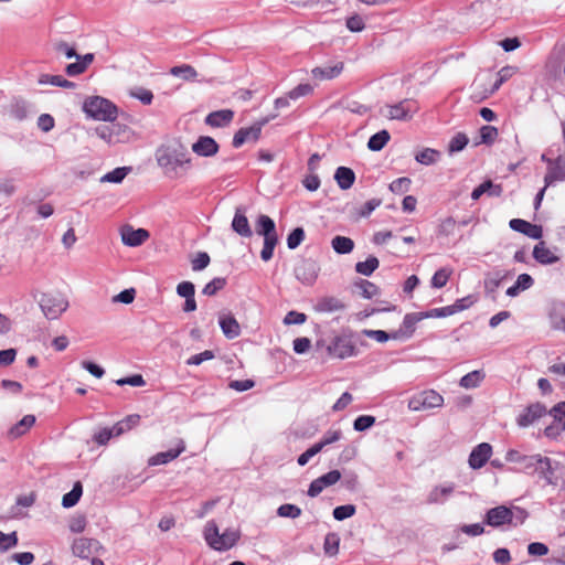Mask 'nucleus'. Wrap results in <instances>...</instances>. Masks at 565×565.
<instances>
[{
	"label": "nucleus",
	"mask_w": 565,
	"mask_h": 565,
	"mask_svg": "<svg viewBox=\"0 0 565 565\" xmlns=\"http://www.w3.org/2000/svg\"><path fill=\"white\" fill-rule=\"evenodd\" d=\"M116 128H118V125L98 126L95 129V134L98 138H100L105 142H107L108 145H111V143L116 142V140L114 138Z\"/></svg>",
	"instance_id": "obj_46"
},
{
	"label": "nucleus",
	"mask_w": 565,
	"mask_h": 565,
	"mask_svg": "<svg viewBox=\"0 0 565 565\" xmlns=\"http://www.w3.org/2000/svg\"><path fill=\"white\" fill-rule=\"evenodd\" d=\"M277 515L280 518L297 519L301 515V509L295 504L285 503L277 509Z\"/></svg>",
	"instance_id": "obj_47"
},
{
	"label": "nucleus",
	"mask_w": 565,
	"mask_h": 565,
	"mask_svg": "<svg viewBox=\"0 0 565 565\" xmlns=\"http://www.w3.org/2000/svg\"><path fill=\"white\" fill-rule=\"evenodd\" d=\"M527 518L525 510L519 507L498 505L487 511L484 515L486 524L492 527H500L503 525L519 526L524 523Z\"/></svg>",
	"instance_id": "obj_4"
},
{
	"label": "nucleus",
	"mask_w": 565,
	"mask_h": 565,
	"mask_svg": "<svg viewBox=\"0 0 565 565\" xmlns=\"http://www.w3.org/2000/svg\"><path fill=\"white\" fill-rule=\"evenodd\" d=\"M53 49L56 53L64 54L67 58L77 56L75 49L65 41H56L53 43Z\"/></svg>",
	"instance_id": "obj_60"
},
{
	"label": "nucleus",
	"mask_w": 565,
	"mask_h": 565,
	"mask_svg": "<svg viewBox=\"0 0 565 565\" xmlns=\"http://www.w3.org/2000/svg\"><path fill=\"white\" fill-rule=\"evenodd\" d=\"M231 226L242 237H250L253 235L249 222L245 215V209L242 206L236 207Z\"/></svg>",
	"instance_id": "obj_20"
},
{
	"label": "nucleus",
	"mask_w": 565,
	"mask_h": 565,
	"mask_svg": "<svg viewBox=\"0 0 565 565\" xmlns=\"http://www.w3.org/2000/svg\"><path fill=\"white\" fill-rule=\"evenodd\" d=\"M344 308V302L337 297H323L319 299L315 306L316 311L323 313L341 311Z\"/></svg>",
	"instance_id": "obj_26"
},
{
	"label": "nucleus",
	"mask_w": 565,
	"mask_h": 565,
	"mask_svg": "<svg viewBox=\"0 0 565 565\" xmlns=\"http://www.w3.org/2000/svg\"><path fill=\"white\" fill-rule=\"evenodd\" d=\"M547 413L554 418V424L545 427L544 435L550 439H556L565 430V402L557 403Z\"/></svg>",
	"instance_id": "obj_10"
},
{
	"label": "nucleus",
	"mask_w": 565,
	"mask_h": 565,
	"mask_svg": "<svg viewBox=\"0 0 565 565\" xmlns=\"http://www.w3.org/2000/svg\"><path fill=\"white\" fill-rule=\"evenodd\" d=\"M305 239V231L302 227H296L287 237V246L289 249L297 248Z\"/></svg>",
	"instance_id": "obj_51"
},
{
	"label": "nucleus",
	"mask_w": 565,
	"mask_h": 565,
	"mask_svg": "<svg viewBox=\"0 0 565 565\" xmlns=\"http://www.w3.org/2000/svg\"><path fill=\"white\" fill-rule=\"evenodd\" d=\"M468 142H469V139L465 134H462V132L456 134L449 141V145H448L449 153H455V152H459V151L463 150L466 148V146L468 145Z\"/></svg>",
	"instance_id": "obj_45"
},
{
	"label": "nucleus",
	"mask_w": 565,
	"mask_h": 565,
	"mask_svg": "<svg viewBox=\"0 0 565 565\" xmlns=\"http://www.w3.org/2000/svg\"><path fill=\"white\" fill-rule=\"evenodd\" d=\"M113 438L111 431L109 427H104L95 431L93 435V440L99 445L104 446L107 445V443Z\"/></svg>",
	"instance_id": "obj_63"
},
{
	"label": "nucleus",
	"mask_w": 565,
	"mask_h": 565,
	"mask_svg": "<svg viewBox=\"0 0 565 565\" xmlns=\"http://www.w3.org/2000/svg\"><path fill=\"white\" fill-rule=\"evenodd\" d=\"M218 323L225 338L232 340L241 334L239 323L232 315H220Z\"/></svg>",
	"instance_id": "obj_23"
},
{
	"label": "nucleus",
	"mask_w": 565,
	"mask_h": 565,
	"mask_svg": "<svg viewBox=\"0 0 565 565\" xmlns=\"http://www.w3.org/2000/svg\"><path fill=\"white\" fill-rule=\"evenodd\" d=\"M234 118V111L231 109H221L210 113L204 122L213 128H222L228 126Z\"/></svg>",
	"instance_id": "obj_21"
},
{
	"label": "nucleus",
	"mask_w": 565,
	"mask_h": 565,
	"mask_svg": "<svg viewBox=\"0 0 565 565\" xmlns=\"http://www.w3.org/2000/svg\"><path fill=\"white\" fill-rule=\"evenodd\" d=\"M100 547L99 542L94 539L79 537L72 544L73 554L81 558H88Z\"/></svg>",
	"instance_id": "obj_18"
},
{
	"label": "nucleus",
	"mask_w": 565,
	"mask_h": 565,
	"mask_svg": "<svg viewBox=\"0 0 565 565\" xmlns=\"http://www.w3.org/2000/svg\"><path fill=\"white\" fill-rule=\"evenodd\" d=\"M83 110L87 117L103 121H114L118 113L117 107L110 100L100 96L86 98Z\"/></svg>",
	"instance_id": "obj_5"
},
{
	"label": "nucleus",
	"mask_w": 565,
	"mask_h": 565,
	"mask_svg": "<svg viewBox=\"0 0 565 565\" xmlns=\"http://www.w3.org/2000/svg\"><path fill=\"white\" fill-rule=\"evenodd\" d=\"M341 479L339 470H331L311 481L307 494L311 498L319 495L326 488L335 484Z\"/></svg>",
	"instance_id": "obj_13"
},
{
	"label": "nucleus",
	"mask_w": 565,
	"mask_h": 565,
	"mask_svg": "<svg viewBox=\"0 0 565 565\" xmlns=\"http://www.w3.org/2000/svg\"><path fill=\"white\" fill-rule=\"evenodd\" d=\"M492 455V446L488 443H481L478 446H476L468 459L469 467L471 469H480L482 468L487 461L490 459Z\"/></svg>",
	"instance_id": "obj_14"
},
{
	"label": "nucleus",
	"mask_w": 565,
	"mask_h": 565,
	"mask_svg": "<svg viewBox=\"0 0 565 565\" xmlns=\"http://www.w3.org/2000/svg\"><path fill=\"white\" fill-rule=\"evenodd\" d=\"M156 160L163 174L171 180L185 177L192 169L190 152L180 142L161 146L156 152Z\"/></svg>",
	"instance_id": "obj_1"
},
{
	"label": "nucleus",
	"mask_w": 565,
	"mask_h": 565,
	"mask_svg": "<svg viewBox=\"0 0 565 565\" xmlns=\"http://www.w3.org/2000/svg\"><path fill=\"white\" fill-rule=\"evenodd\" d=\"M547 414L546 406L542 403H533L529 405L522 413L516 417V424L522 427H529L533 425L536 420L542 418Z\"/></svg>",
	"instance_id": "obj_12"
},
{
	"label": "nucleus",
	"mask_w": 565,
	"mask_h": 565,
	"mask_svg": "<svg viewBox=\"0 0 565 565\" xmlns=\"http://www.w3.org/2000/svg\"><path fill=\"white\" fill-rule=\"evenodd\" d=\"M278 243V238H267L264 239L263 249L260 252V257L264 262H268L273 258L274 249Z\"/></svg>",
	"instance_id": "obj_57"
},
{
	"label": "nucleus",
	"mask_w": 565,
	"mask_h": 565,
	"mask_svg": "<svg viewBox=\"0 0 565 565\" xmlns=\"http://www.w3.org/2000/svg\"><path fill=\"white\" fill-rule=\"evenodd\" d=\"M130 172V168L128 167H119L114 169L113 171L104 174L100 178V182H109V183H120Z\"/></svg>",
	"instance_id": "obj_41"
},
{
	"label": "nucleus",
	"mask_w": 565,
	"mask_h": 565,
	"mask_svg": "<svg viewBox=\"0 0 565 565\" xmlns=\"http://www.w3.org/2000/svg\"><path fill=\"white\" fill-rule=\"evenodd\" d=\"M478 298L476 295H468L463 298L457 299L452 305L455 313L469 309L477 302Z\"/></svg>",
	"instance_id": "obj_53"
},
{
	"label": "nucleus",
	"mask_w": 565,
	"mask_h": 565,
	"mask_svg": "<svg viewBox=\"0 0 565 565\" xmlns=\"http://www.w3.org/2000/svg\"><path fill=\"white\" fill-rule=\"evenodd\" d=\"M355 287L360 290L361 296L365 299H372L380 294L377 286L365 279H360L356 281Z\"/></svg>",
	"instance_id": "obj_42"
},
{
	"label": "nucleus",
	"mask_w": 565,
	"mask_h": 565,
	"mask_svg": "<svg viewBox=\"0 0 565 565\" xmlns=\"http://www.w3.org/2000/svg\"><path fill=\"white\" fill-rule=\"evenodd\" d=\"M375 423V417L371 415H361L355 418L353 423V428L356 431H364L371 428Z\"/></svg>",
	"instance_id": "obj_55"
},
{
	"label": "nucleus",
	"mask_w": 565,
	"mask_h": 565,
	"mask_svg": "<svg viewBox=\"0 0 565 565\" xmlns=\"http://www.w3.org/2000/svg\"><path fill=\"white\" fill-rule=\"evenodd\" d=\"M380 262L375 256H369L364 262L355 264V271L363 276H371L377 268Z\"/></svg>",
	"instance_id": "obj_39"
},
{
	"label": "nucleus",
	"mask_w": 565,
	"mask_h": 565,
	"mask_svg": "<svg viewBox=\"0 0 565 565\" xmlns=\"http://www.w3.org/2000/svg\"><path fill=\"white\" fill-rule=\"evenodd\" d=\"M210 264V256L205 252H200L192 260V269L194 271L203 270Z\"/></svg>",
	"instance_id": "obj_64"
},
{
	"label": "nucleus",
	"mask_w": 565,
	"mask_h": 565,
	"mask_svg": "<svg viewBox=\"0 0 565 565\" xmlns=\"http://www.w3.org/2000/svg\"><path fill=\"white\" fill-rule=\"evenodd\" d=\"M334 179L340 189L348 190L353 185L355 181V174L353 170L350 168L339 167L335 170Z\"/></svg>",
	"instance_id": "obj_30"
},
{
	"label": "nucleus",
	"mask_w": 565,
	"mask_h": 565,
	"mask_svg": "<svg viewBox=\"0 0 565 565\" xmlns=\"http://www.w3.org/2000/svg\"><path fill=\"white\" fill-rule=\"evenodd\" d=\"M116 384L119 386L131 385V386L140 387L146 384V381L143 380L142 375L135 374L131 376L121 377V379L117 380Z\"/></svg>",
	"instance_id": "obj_62"
},
{
	"label": "nucleus",
	"mask_w": 565,
	"mask_h": 565,
	"mask_svg": "<svg viewBox=\"0 0 565 565\" xmlns=\"http://www.w3.org/2000/svg\"><path fill=\"white\" fill-rule=\"evenodd\" d=\"M486 377L482 370H475L460 379L459 385L466 390L479 387Z\"/></svg>",
	"instance_id": "obj_32"
},
{
	"label": "nucleus",
	"mask_w": 565,
	"mask_h": 565,
	"mask_svg": "<svg viewBox=\"0 0 565 565\" xmlns=\"http://www.w3.org/2000/svg\"><path fill=\"white\" fill-rule=\"evenodd\" d=\"M18 545V534L17 532L3 533L0 531V551L7 552L12 547Z\"/></svg>",
	"instance_id": "obj_48"
},
{
	"label": "nucleus",
	"mask_w": 565,
	"mask_h": 565,
	"mask_svg": "<svg viewBox=\"0 0 565 565\" xmlns=\"http://www.w3.org/2000/svg\"><path fill=\"white\" fill-rule=\"evenodd\" d=\"M424 318H426L425 313L422 312L407 313L404 317L401 327L397 330H395V334H397V340L409 339L415 332L416 324Z\"/></svg>",
	"instance_id": "obj_17"
},
{
	"label": "nucleus",
	"mask_w": 565,
	"mask_h": 565,
	"mask_svg": "<svg viewBox=\"0 0 565 565\" xmlns=\"http://www.w3.org/2000/svg\"><path fill=\"white\" fill-rule=\"evenodd\" d=\"M444 397L434 390L420 392L408 401V408L413 412H420L441 407Z\"/></svg>",
	"instance_id": "obj_8"
},
{
	"label": "nucleus",
	"mask_w": 565,
	"mask_h": 565,
	"mask_svg": "<svg viewBox=\"0 0 565 565\" xmlns=\"http://www.w3.org/2000/svg\"><path fill=\"white\" fill-rule=\"evenodd\" d=\"M39 84H41V85L50 84V85L58 86V87H63V88H74L75 87V83L64 78L63 76L50 75V74H42L39 77Z\"/></svg>",
	"instance_id": "obj_35"
},
{
	"label": "nucleus",
	"mask_w": 565,
	"mask_h": 565,
	"mask_svg": "<svg viewBox=\"0 0 565 565\" xmlns=\"http://www.w3.org/2000/svg\"><path fill=\"white\" fill-rule=\"evenodd\" d=\"M333 518L338 521H343L355 514V507L353 504L339 505L333 509Z\"/></svg>",
	"instance_id": "obj_52"
},
{
	"label": "nucleus",
	"mask_w": 565,
	"mask_h": 565,
	"mask_svg": "<svg viewBox=\"0 0 565 565\" xmlns=\"http://www.w3.org/2000/svg\"><path fill=\"white\" fill-rule=\"evenodd\" d=\"M212 359H214V352L211 350H205L199 354H194V355L190 356L186 360V364L188 365H200L204 361H210Z\"/></svg>",
	"instance_id": "obj_61"
},
{
	"label": "nucleus",
	"mask_w": 565,
	"mask_h": 565,
	"mask_svg": "<svg viewBox=\"0 0 565 565\" xmlns=\"http://www.w3.org/2000/svg\"><path fill=\"white\" fill-rule=\"evenodd\" d=\"M504 459L507 462L515 465V467L512 468L513 471L526 475L537 473L546 483H555L557 462L552 461L548 457H544L540 454L526 455L518 449H509L505 452Z\"/></svg>",
	"instance_id": "obj_2"
},
{
	"label": "nucleus",
	"mask_w": 565,
	"mask_h": 565,
	"mask_svg": "<svg viewBox=\"0 0 565 565\" xmlns=\"http://www.w3.org/2000/svg\"><path fill=\"white\" fill-rule=\"evenodd\" d=\"M192 151L201 157H212L217 153L218 145L212 137L201 136L192 145Z\"/></svg>",
	"instance_id": "obj_19"
},
{
	"label": "nucleus",
	"mask_w": 565,
	"mask_h": 565,
	"mask_svg": "<svg viewBox=\"0 0 565 565\" xmlns=\"http://www.w3.org/2000/svg\"><path fill=\"white\" fill-rule=\"evenodd\" d=\"M39 305L43 315L50 320L57 319L70 306L66 296L57 291L42 294Z\"/></svg>",
	"instance_id": "obj_6"
},
{
	"label": "nucleus",
	"mask_w": 565,
	"mask_h": 565,
	"mask_svg": "<svg viewBox=\"0 0 565 565\" xmlns=\"http://www.w3.org/2000/svg\"><path fill=\"white\" fill-rule=\"evenodd\" d=\"M343 70V64L338 63L333 66L317 67L312 71V74L317 78L332 79L337 77Z\"/></svg>",
	"instance_id": "obj_40"
},
{
	"label": "nucleus",
	"mask_w": 565,
	"mask_h": 565,
	"mask_svg": "<svg viewBox=\"0 0 565 565\" xmlns=\"http://www.w3.org/2000/svg\"><path fill=\"white\" fill-rule=\"evenodd\" d=\"M170 74L186 82H194L198 77V72L189 64L173 66Z\"/></svg>",
	"instance_id": "obj_34"
},
{
	"label": "nucleus",
	"mask_w": 565,
	"mask_h": 565,
	"mask_svg": "<svg viewBox=\"0 0 565 565\" xmlns=\"http://www.w3.org/2000/svg\"><path fill=\"white\" fill-rule=\"evenodd\" d=\"M331 246L335 253L344 255L353 250L354 242L350 237L338 235L332 238Z\"/></svg>",
	"instance_id": "obj_38"
},
{
	"label": "nucleus",
	"mask_w": 565,
	"mask_h": 565,
	"mask_svg": "<svg viewBox=\"0 0 565 565\" xmlns=\"http://www.w3.org/2000/svg\"><path fill=\"white\" fill-rule=\"evenodd\" d=\"M274 118H276V115L265 117L250 127L241 128L233 137V147L239 148L245 142L257 141L260 136L263 127Z\"/></svg>",
	"instance_id": "obj_9"
},
{
	"label": "nucleus",
	"mask_w": 565,
	"mask_h": 565,
	"mask_svg": "<svg viewBox=\"0 0 565 565\" xmlns=\"http://www.w3.org/2000/svg\"><path fill=\"white\" fill-rule=\"evenodd\" d=\"M498 137V129L493 126H483L480 129L481 142L490 145Z\"/></svg>",
	"instance_id": "obj_59"
},
{
	"label": "nucleus",
	"mask_w": 565,
	"mask_h": 565,
	"mask_svg": "<svg viewBox=\"0 0 565 565\" xmlns=\"http://www.w3.org/2000/svg\"><path fill=\"white\" fill-rule=\"evenodd\" d=\"M534 284L533 278L529 274H521L519 275L514 285L509 287L505 291L507 296L509 297H516L520 295V292L530 289Z\"/></svg>",
	"instance_id": "obj_29"
},
{
	"label": "nucleus",
	"mask_w": 565,
	"mask_h": 565,
	"mask_svg": "<svg viewBox=\"0 0 565 565\" xmlns=\"http://www.w3.org/2000/svg\"><path fill=\"white\" fill-rule=\"evenodd\" d=\"M411 179L406 177L398 178L390 184V190L395 194H403L409 190Z\"/></svg>",
	"instance_id": "obj_54"
},
{
	"label": "nucleus",
	"mask_w": 565,
	"mask_h": 565,
	"mask_svg": "<svg viewBox=\"0 0 565 565\" xmlns=\"http://www.w3.org/2000/svg\"><path fill=\"white\" fill-rule=\"evenodd\" d=\"M256 232L258 235L263 236L264 239L278 238L275 222L265 214H260L258 216L256 222Z\"/></svg>",
	"instance_id": "obj_25"
},
{
	"label": "nucleus",
	"mask_w": 565,
	"mask_h": 565,
	"mask_svg": "<svg viewBox=\"0 0 565 565\" xmlns=\"http://www.w3.org/2000/svg\"><path fill=\"white\" fill-rule=\"evenodd\" d=\"M363 333L371 339H374L377 342H386L387 340H397V334L395 331L386 332L383 330H363Z\"/></svg>",
	"instance_id": "obj_49"
},
{
	"label": "nucleus",
	"mask_w": 565,
	"mask_h": 565,
	"mask_svg": "<svg viewBox=\"0 0 565 565\" xmlns=\"http://www.w3.org/2000/svg\"><path fill=\"white\" fill-rule=\"evenodd\" d=\"M455 484L445 482L431 488L426 498L427 504H444L454 493Z\"/></svg>",
	"instance_id": "obj_16"
},
{
	"label": "nucleus",
	"mask_w": 565,
	"mask_h": 565,
	"mask_svg": "<svg viewBox=\"0 0 565 565\" xmlns=\"http://www.w3.org/2000/svg\"><path fill=\"white\" fill-rule=\"evenodd\" d=\"M340 537L337 533H328L323 542V551L329 556H334L339 553Z\"/></svg>",
	"instance_id": "obj_43"
},
{
	"label": "nucleus",
	"mask_w": 565,
	"mask_h": 565,
	"mask_svg": "<svg viewBox=\"0 0 565 565\" xmlns=\"http://www.w3.org/2000/svg\"><path fill=\"white\" fill-rule=\"evenodd\" d=\"M83 494V487L79 481H76L72 488V490L65 493L62 498V505L66 509L72 508L77 504L81 497Z\"/></svg>",
	"instance_id": "obj_37"
},
{
	"label": "nucleus",
	"mask_w": 565,
	"mask_h": 565,
	"mask_svg": "<svg viewBox=\"0 0 565 565\" xmlns=\"http://www.w3.org/2000/svg\"><path fill=\"white\" fill-rule=\"evenodd\" d=\"M74 57L76 58V62L70 63L65 67V73L68 76H77L79 74H83L95 58L93 53H87L84 55L77 54V56Z\"/></svg>",
	"instance_id": "obj_24"
},
{
	"label": "nucleus",
	"mask_w": 565,
	"mask_h": 565,
	"mask_svg": "<svg viewBox=\"0 0 565 565\" xmlns=\"http://www.w3.org/2000/svg\"><path fill=\"white\" fill-rule=\"evenodd\" d=\"M450 275H451V270L448 268L438 269L431 278V281H430L431 287L443 288L444 286H446Z\"/></svg>",
	"instance_id": "obj_50"
},
{
	"label": "nucleus",
	"mask_w": 565,
	"mask_h": 565,
	"mask_svg": "<svg viewBox=\"0 0 565 565\" xmlns=\"http://www.w3.org/2000/svg\"><path fill=\"white\" fill-rule=\"evenodd\" d=\"M35 423L34 415H25L20 422L12 426L9 430V435L12 438L24 435Z\"/></svg>",
	"instance_id": "obj_33"
},
{
	"label": "nucleus",
	"mask_w": 565,
	"mask_h": 565,
	"mask_svg": "<svg viewBox=\"0 0 565 565\" xmlns=\"http://www.w3.org/2000/svg\"><path fill=\"white\" fill-rule=\"evenodd\" d=\"M203 537L211 548L224 552L231 550L237 543L241 533L233 527H227L220 533L217 524L214 521H209L204 526Z\"/></svg>",
	"instance_id": "obj_3"
},
{
	"label": "nucleus",
	"mask_w": 565,
	"mask_h": 565,
	"mask_svg": "<svg viewBox=\"0 0 565 565\" xmlns=\"http://www.w3.org/2000/svg\"><path fill=\"white\" fill-rule=\"evenodd\" d=\"M131 96L140 100L143 105H150L153 99L151 90L146 89L143 87L134 88L131 90Z\"/></svg>",
	"instance_id": "obj_58"
},
{
	"label": "nucleus",
	"mask_w": 565,
	"mask_h": 565,
	"mask_svg": "<svg viewBox=\"0 0 565 565\" xmlns=\"http://www.w3.org/2000/svg\"><path fill=\"white\" fill-rule=\"evenodd\" d=\"M30 111V105L22 98H14L10 105L9 114L17 120H24Z\"/></svg>",
	"instance_id": "obj_31"
},
{
	"label": "nucleus",
	"mask_w": 565,
	"mask_h": 565,
	"mask_svg": "<svg viewBox=\"0 0 565 565\" xmlns=\"http://www.w3.org/2000/svg\"><path fill=\"white\" fill-rule=\"evenodd\" d=\"M121 241L126 246L137 247L143 244L148 237L149 232L145 228L135 230L130 225H125L121 228Z\"/></svg>",
	"instance_id": "obj_15"
},
{
	"label": "nucleus",
	"mask_w": 565,
	"mask_h": 565,
	"mask_svg": "<svg viewBox=\"0 0 565 565\" xmlns=\"http://www.w3.org/2000/svg\"><path fill=\"white\" fill-rule=\"evenodd\" d=\"M185 450V445L183 440H179L178 447L175 449H169L167 451L158 452L154 456L150 457L148 460L149 466H159L166 465L175 458H178Z\"/></svg>",
	"instance_id": "obj_22"
},
{
	"label": "nucleus",
	"mask_w": 565,
	"mask_h": 565,
	"mask_svg": "<svg viewBox=\"0 0 565 565\" xmlns=\"http://www.w3.org/2000/svg\"><path fill=\"white\" fill-rule=\"evenodd\" d=\"M226 281L224 278H214L212 279L210 282H207L202 292L205 295V296H213L215 295L218 290H221L224 286H225Z\"/></svg>",
	"instance_id": "obj_56"
},
{
	"label": "nucleus",
	"mask_w": 565,
	"mask_h": 565,
	"mask_svg": "<svg viewBox=\"0 0 565 565\" xmlns=\"http://www.w3.org/2000/svg\"><path fill=\"white\" fill-rule=\"evenodd\" d=\"M533 257L535 258L536 262L544 265L554 264L559 259L558 256L555 255L553 250L545 246L544 242H540L539 244L535 245L533 249Z\"/></svg>",
	"instance_id": "obj_27"
},
{
	"label": "nucleus",
	"mask_w": 565,
	"mask_h": 565,
	"mask_svg": "<svg viewBox=\"0 0 565 565\" xmlns=\"http://www.w3.org/2000/svg\"><path fill=\"white\" fill-rule=\"evenodd\" d=\"M439 157V152L431 148H426L415 156V160L425 166H430L437 161V158Z\"/></svg>",
	"instance_id": "obj_44"
},
{
	"label": "nucleus",
	"mask_w": 565,
	"mask_h": 565,
	"mask_svg": "<svg viewBox=\"0 0 565 565\" xmlns=\"http://www.w3.org/2000/svg\"><path fill=\"white\" fill-rule=\"evenodd\" d=\"M328 353L337 359H347L356 355L354 344L345 337H335L327 348Z\"/></svg>",
	"instance_id": "obj_11"
},
{
	"label": "nucleus",
	"mask_w": 565,
	"mask_h": 565,
	"mask_svg": "<svg viewBox=\"0 0 565 565\" xmlns=\"http://www.w3.org/2000/svg\"><path fill=\"white\" fill-rule=\"evenodd\" d=\"M390 139V132L383 129L370 137L367 141V148L372 151H380L385 147Z\"/></svg>",
	"instance_id": "obj_36"
},
{
	"label": "nucleus",
	"mask_w": 565,
	"mask_h": 565,
	"mask_svg": "<svg viewBox=\"0 0 565 565\" xmlns=\"http://www.w3.org/2000/svg\"><path fill=\"white\" fill-rule=\"evenodd\" d=\"M501 193L502 186L500 184H494L492 181L488 180L473 189V191L471 192V199L477 201L483 194H488L489 196H500Z\"/></svg>",
	"instance_id": "obj_28"
},
{
	"label": "nucleus",
	"mask_w": 565,
	"mask_h": 565,
	"mask_svg": "<svg viewBox=\"0 0 565 565\" xmlns=\"http://www.w3.org/2000/svg\"><path fill=\"white\" fill-rule=\"evenodd\" d=\"M418 104L414 99H403L396 104L381 108V114L390 120H411L418 111Z\"/></svg>",
	"instance_id": "obj_7"
}]
</instances>
